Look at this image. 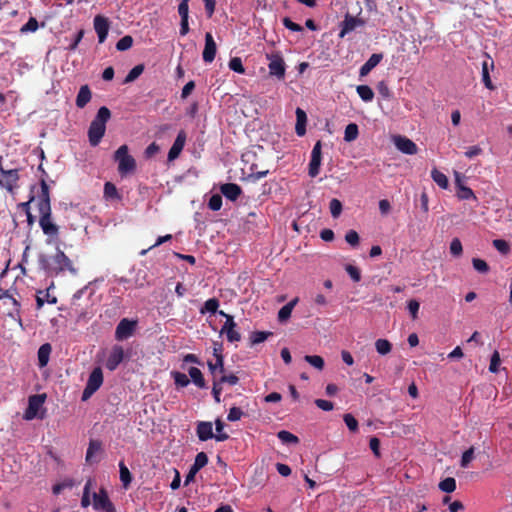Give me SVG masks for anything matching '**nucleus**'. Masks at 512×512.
<instances>
[{
	"instance_id": "nucleus-63",
	"label": "nucleus",
	"mask_w": 512,
	"mask_h": 512,
	"mask_svg": "<svg viewBox=\"0 0 512 512\" xmlns=\"http://www.w3.org/2000/svg\"><path fill=\"white\" fill-rule=\"evenodd\" d=\"M283 25L285 28L294 31V32H301L303 31V27L295 22H293L289 17H285L282 20Z\"/></svg>"
},
{
	"instance_id": "nucleus-29",
	"label": "nucleus",
	"mask_w": 512,
	"mask_h": 512,
	"mask_svg": "<svg viewBox=\"0 0 512 512\" xmlns=\"http://www.w3.org/2000/svg\"><path fill=\"white\" fill-rule=\"evenodd\" d=\"M297 301H298V298H295V299L291 300L290 302H288L287 304H285L283 307H281V309L278 312V320L280 322H285L290 318L292 310H293L294 306L296 305Z\"/></svg>"
},
{
	"instance_id": "nucleus-17",
	"label": "nucleus",
	"mask_w": 512,
	"mask_h": 512,
	"mask_svg": "<svg viewBox=\"0 0 512 512\" xmlns=\"http://www.w3.org/2000/svg\"><path fill=\"white\" fill-rule=\"evenodd\" d=\"M217 52V46L210 32L205 34V46L202 53L203 61L211 63L214 61Z\"/></svg>"
},
{
	"instance_id": "nucleus-18",
	"label": "nucleus",
	"mask_w": 512,
	"mask_h": 512,
	"mask_svg": "<svg viewBox=\"0 0 512 512\" xmlns=\"http://www.w3.org/2000/svg\"><path fill=\"white\" fill-rule=\"evenodd\" d=\"M185 141H186V133L183 130H181L178 133L172 147L170 148V150L168 152V160L169 161H173L176 158H178V156L180 155L181 151L184 148Z\"/></svg>"
},
{
	"instance_id": "nucleus-57",
	"label": "nucleus",
	"mask_w": 512,
	"mask_h": 512,
	"mask_svg": "<svg viewBox=\"0 0 512 512\" xmlns=\"http://www.w3.org/2000/svg\"><path fill=\"white\" fill-rule=\"evenodd\" d=\"M473 458H474V447H470L462 454L461 462H460L461 467H463V468L468 467L469 463L472 461Z\"/></svg>"
},
{
	"instance_id": "nucleus-47",
	"label": "nucleus",
	"mask_w": 512,
	"mask_h": 512,
	"mask_svg": "<svg viewBox=\"0 0 512 512\" xmlns=\"http://www.w3.org/2000/svg\"><path fill=\"white\" fill-rule=\"evenodd\" d=\"M330 213L333 218H338L342 212L343 206L340 200L333 198L329 204Z\"/></svg>"
},
{
	"instance_id": "nucleus-7",
	"label": "nucleus",
	"mask_w": 512,
	"mask_h": 512,
	"mask_svg": "<svg viewBox=\"0 0 512 512\" xmlns=\"http://www.w3.org/2000/svg\"><path fill=\"white\" fill-rule=\"evenodd\" d=\"M137 324V320L121 319L115 330V339L123 341L130 338L134 334Z\"/></svg>"
},
{
	"instance_id": "nucleus-9",
	"label": "nucleus",
	"mask_w": 512,
	"mask_h": 512,
	"mask_svg": "<svg viewBox=\"0 0 512 512\" xmlns=\"http://www.w3.org/2000/svg\"><path fill=\"white\" fill-rule=\"evenodd\" d=\"M18 169H8L2 171L0 175V186L5 188L8 192L13 193L15 188L18 186L19 181Z\"/></svg>"
},
{
	"instance_id": "nucleus-12",
	"label": "nucleus",
	"mask_w": 512,
	"mask_h": 512,
	"mask_svg": "<svg viewBox=\"0 0 512 512\" xmlns=\"http://www.w3.org/2000/svg\"><path fill=\"white\" fill-rule=\"evenodd\" d=\"M365 25V20L362 18L352 16L350 13H346L344 20L340 24V32L339 37L343 38L348 33L354 31L357 27H363Z\"/></svg>"
},
{
	"instance_id": "nucleus-55",
	"label": "nucleus",
	"mask_w": 512,
	"mask_h": 512,
	"mask_svg": "<svg viewBox=\"0 0 512 512\" xmlns=\"http://www.w3.org/2000/svg\"><path fill=\"white\" fill-rule=\"evenodd\" d=\"M472 264H473L474 269L476 271H478L479 273L485 274L489 271V266L486 263V261H484L480 258H473Z\"/></svg>"
},
{
	"instance_id": "nucleus-5",
	"label": "nucleus",
	"mask_w": 512,
	"mask_h": 512,
	"mask_svg": "<svg viewBox=\"0 0 512 512\" xmlns=\"http://www.w3.org/2000/svg\"><path fill=\"white\" fill-rule=\"evenodd\" d=\"M103 384V372L100 367H95L89 375L86 386L82 392V401H87Z\"/></svg>"
},
{
	"instance_id": "nucleus-3",
	"label": "nucleus",
	"mask_w": 512,
	"mask_h": 512,
	"mask_svg": "<svg viewBox=\"0 0 512 512\" xmlns=\"http://www.w3.org/2000/svg\"><path fill=\"white\" fill-rule=\"evenodd\" d=\"M110 117L111 112L106 106H102L98 109L88 129V139L91 146L95 147L101 142V139L105 135L106 123Z\"/></svg>"
},
{
	"instance_id": "nucleus-19",
	"label": "nucleus",
	"mask_w": 512,
	"mask_h": 512,
	"mask_svg": "<svg viewBox=\"0 0 512 512\" xmlns=\"http://www.w3.org/2000/svg\"><path fill=\"white\" fill-rule=\"evenodd\" d=\"M196 434L200 441H207L214 437L213 426L211 422L200 421L196 427Z\"/></svg>"
},
{
	"instance_id": "nucleus-28",
	"label": "nucleus",
	"mask_w": 512,
	"mask_h": 512,
	"mask_svg": "<svg viewBox=\"0 0 512 512\" xmlns=\"http://www.w3.org/2000/svg\"><path fill=\"white\" fill-rule=\"evenodd\" d=\"M188 374L192 380V382L199 388H205L206 382L204 376L200 369L197 367H190L188 370Z\"/></svg>"
},
{
	"instance_id": "nucleus-36",
	"label": "nucleus",
	"mask_w": 512,
	"mask_h": 512,
	"mask_svg": "<svg viewBox=\"0 0 512 512\" xmlns=\"http://www.w3.org/2000/svg\"><path fill=\"white\" fill-rule=\"evenodd\" d=\"M277 437L285 444H298L299 438L289 431L281 430L278 432Z\"/></svg>"
},
{
	"instance_id": "nucleus-38",
	"label": "nucleus",
	"mask_w": 512,
	"mask_h": 512,
	"mask_svg": "<svg viewBox=\"0 0 512 512\" xmlns=\"http://www.w3.org/2000/svg\"><path fill=\"white\" fill-rule=\"evenodd\" d=\"M269 173V170H258L256 164H252L250 166V173L247 175V178L252 180L253 182L260 180L261 178H264Z\"/></svg>"
},
{
	"instance_id": "nucleus-31",
	"label": "nucleus",
	"mask_w": 512,
	"mask_h": 512,
	"mask_svg": "<svg viewBox=\"0 0 512 512\" xmlns=\"http://www.w3.org/2000/svg\"><path fill=\"white\" fill-rule=\"evenodd\" d=\"M119 473H120V481L122 482V486L127 489L132 482V475L129 471L128 467L125 465L123 461L119 462Z\"/></svg>"
},
{
	"instance_id": "nucleus-21",
	"label": "nucleus",
	"mask_w": 512,
	"mask_h": 512,
	"mask_svg": "<svg viewBox=\"0 0 512 512\" xmlns=\"http://www.w3.org/2000/svg\"><path fill=\"white\" fill-rule=\"evenodd\" d=\"M383 59V54L381 53H374L372 54L369 59L360 67L359 75L361 77H364L368 75L372 69H374Z\"/></svg>"
},
{
	"instance_id": "nucleus-37",
	"label": "nucleus",
	"mask_w": 512,
	"mask_h": 512,
	"mask_svg": "<svg viewBox=\"0 0 512 512\" xmlns=\"http://www.w3.org/2000/svg\"><path fill=\"white\" fill-rule=\"evenodd\" d=\"M219 308V300L217 298H210L205 301L204 306L201 308L200 313L204 314L206 312L216 313Z\"/></svg>"
},
{
	"instance_id": "nucleus-35",
	"label": "nucleus",
	"mask_w": 512,
	"mask_h": 512,
	"mask_svg": "<svg viewBox=\"0 0 512 512\" xmlns=\"http://www.w3.org/2000/svg\"><path fill=\"white\" fill-rule=\"evenodd\" d=\"M143 71H144L143 64H138V65L134 66L129 71V73L126 75L123 83L127 84V83H131V82L135 81L143 73Z\"/></svg>"
},
{
	"instance_id": "nucleus-53",
	"label": "nucleus",
	"mask_w": 512,
	"mask_h": 512,
	"mask_svg": "<svg viewBox=\"0 0 512 512\" xmlns=\"http://www.w3.org/2000/svg\"><path fill=\"white\" fill-rule=\"evenodd\" d=\"M343 420L350 431H352V432L358 431V421L352 414H350V413L345 414L343 416Z\"/></svg>"
},
{
	"instance_id": "nucleus-45",
	"label": "nucleus",
	"mask_w": 512,
	"mask_h": 512,
	"mask_svg": "<svg viewBox=\"0 0 512 512\" xmlns=\"http://www.w3.org/2000/svg\"><path fill=\"white\" fill-rule=\"evenodd\" d=\"M172 377L177 387H186L190 383L189 378L184 373L175 371L172 372Z\"/></svg>"
},
{
	"instance_id": "nucleus-52",
	"label": "nucleus",
	"mask_w": 512,
	"mask_h": 512,
	"mask_svg": "<svg viewBox=\"0 0 512 512\" xmlns=\"http://www.w3.org/2000/svg\"><path fill=\"white\" fill-rule=\"evenodd\" d=\"M92 486L91 480H88L83 489V495L81 499V506L87 508L90 505V489Z\"/></svg>"
},
{
	"instance_id": "nucleus-49",
	"label": "nucleus",
	"mask_w": 512,
	"mask_h": 512,
	"mask_svg": "<svg viewBox=\"0 0 512 512\" xmlns=\"http://www.w3.org/2000/svg\"><path fill=\"white\" fill-rule=\"evenodd\" d=\"M493 246L503 255H507L510 252V245L506 240L495 239L493 240Z\"/></svg>"
},
{
	"instance_id": "nucleus-61",
	"label": "nucleus",
	"mask_w": 512,
	"mask_h": 512,
	"mask_svg": "<svg viewBox=\"0 0 512 512\" xmlns=\"http://www.w3.org/2000/svg\"><path fill=\"white\" fill-rule=\"evenodd\" d=\"M178 13L181 20L189 18V0H182L178 5Z\"/></svg>"
},
{
	"instance_id": "nucleus-48",
	"label": "nucleus",
	"mask_w": 512,
	"mask_h": 512,
	"mask_svg": "<svg viewBox=\"0 0 512 512\" xmlns=\"http://www.w3.org/2000/svg\"><path fill=\"white\" fill-rule=\"evenodd\" d=\"M220 334H225L227 340L231 343L238 342L241 340V334L236 330V328L220 330Z\"/></svg>"
},
{
	"instance_id": "nucleus-30",
	"label": "nucleus",
	"mask_w": 512,
	"mask_h": 512,
	"mask_svg": "<svg viewBox=\"0 0 512 512\" xmlns=\"http://www.w3.org/2000/svg\"><path fill=\"white\" fill-rule=\"evenodd\" d=\"M207 365L210 373L214 376V379H216L217 372H219L220 374H223L225 372L223 356L216 357L214 363L212 361H208Z\"/></svg>"
},
{
	"instance_id": "nucleus-23",
	"label": "nucleus",
	"mask_w": 512,
	"mask_h": 512,
	"mask_svg": "<svg viewBox=\"0 0 512 512\" xmlns=\"http://www.w3.org/2000/svg\"><path fill=\"white\" fill-rule=\"evenodd\" d=\"M494 67V62L492 59L488 58L487 60H484L482 62V81L485 85V87L489 90H494L495 87L491 81L490 74H489V68Z\"/></svg>"
},
{
	"instance_id": "nucleus-26",
	"label": "nucleus",
	"mask_w": 512,
	"mask_h": 512,
	"mask_svg": "<svg viewBox=\"0 0 512 512\" xmlns=\"http://www.w3.org/2000/svg\"><path fill=\"white\" fill-rule=\"evenodd\" d=\"M307 115L301 108L296 109L295 132L298 136H304L306 133Z\"/></svg>"
},
{
	"instance_id": "nucleus-22",
	"label": "nucleus",
	"mask_w": 512,
	"mask_h": 512,
	"mask_svg": "<svg viewBox=\"0 0 512 512\" xmlns=\"http://www.w3.org/2000/svg\"><path fill=\"white\" fill-rule=\"evenodd\" d=\"M92 98V93L88 85H83L80 87L75 104L78 108H84Z\"/></svg>"
},
{
	"instance_id": "nucleus-27",
	"label": "nucleus",
	"mask_w": 512,
	"mask_h": 512,
	"mask_svg": "<svg viewBox=\"0 0 512 512\" xmlns=\"http://www.w3.org/2000/svg\"><path fill=\"white\" fill-rule=\"evenodd\" d=\"M101 450H102V443H101V441H99V440H90L89 446H88L87 451H86V457H85L86 462L89 463V464L97 463L99 460H95L94 459V455L96 453L101 452Z\"/></svg>"
},
{
	"instance_id": "nucleus-59",
	"label": "nucleus",
	"mask_w": 512,
	"mask_h": 512,
	"mask_svg": "<svg viewBox=\"0 0 512 512\" xmlns=\"http://www.w3.org/2000/svg\"><path fill=\"white\" fill-rule=\"evenodd\" d=\"M244 415L243 411L238 407H231L229 413L227 415V420L230 422H235L241 419Z\"/></svg>"
},
{
	"instance_id": "nucleus-46",
	"label": "nucleus",
	"mask_w": 512,
	"mask_h": 512,
	"mask_svg": "<svg viewBox=\"0 0 512 512\" xmlns=\"http://www.w3.org/2000/svg\"><path fill=\"white\" fill-rule=\"evenodd\" d=\"M304 359L306 362H308L310 365H312L318 370H322L324 368V359L321 356L306 355Z\"/></svg>"
},
{
	"instance_id": "nucleus-34",
	"label": "nucleus",
	"mask_w": 512,
	"mask_h": 512,
	"mask_svg": "<svg viewBox=\"0 0 512 512\" xmlns=\"http://www.w3.org/2000/svg\"><path fill=\"white\" fill-rule=\"evenodd\" d=\"M359 134L358 126L355 123H350L346 126L344 131V140L346 142L354 141Z\"/></svg>"
},
{
	"instance_id": "nucleus-39",
	"label": "nucleus",
	"mask_w": 512,
	"mask_h": 512,
	"mask_svg": "<svg viewBox=\"0 0 512 512\" xmlns=\"http://www.w3.org/2000/svg\"><path fill=\"white\" fill-rule=\"evenodd\" d=\"M441 491L446 493H452L456 489V480L452 477H447L439 483Z\"/></svg>"
},
{
	"instance_id": "nucleus-42",
	"label": "nucleus",
	"mask_w": 512,
	"mask_h": 512,
	"mask_svg": "<svg viewBox=\"0 0 512 512\" xmlns=\"http://www.w3.org/2000/svg\"><path fill=\"white\" fill-rule=\"evenodd\" d=\"M375 348L379 354L386 355L391 351L392 345L386 339H378L375 342Z\"/></svg>"
},
{
	"instance_id": "nucleus-2",
	"label": "nucleus",
	"mask_w": 512,
	"mask_h": 512,
	"mask_svg": "<svg viewBox=\"0 0 512 512\" xmlns=\"http://www.w3.org/2000/svg\"><path fill=\"white\" fill-rule=\"evenodd\" d=\"M37 261L39 268L48 275H58L66 271L72 275L77 274V268L73 265V262L60 249H57L53 257L40 253Z\"/></svg>"
},
{
	"instance_id": "nucleus-13",
	"label": "nucleus",
	"mask_w": 512,
	"mask_h": 512,
	"mask_svg": "<svg viewBox=\"0 0 512 512\" xmlns=\"http://www.w3.org/2000/svg\"><path fill=\"white\" fill-rule=\"evenodd\" d=\"M208 464V456L205 452H199L196 457L193 465L190 467L188 474L185 478V485H188L191 481L194 480L195 475L206 465Z\"/></svg>"
},
{
	"instance_id": "nucleus-40",
	"label": "nucleus",
	"mask_w": 512,
	"mask_h": 512,
	"mask_svg": "<svg viewBox=\"0 0 512 512\" xmlns=\"http://www.w3.org/2000/svg\"><path fill=\"white\" fill-rule=\"evenodd\" d=\"M104 197L108 198V199H120L121 198L116 186L111 182H106L104 184Z\"/></svg>"
},
{
	"instance_id": "nucleus-33",
	"label": "nucleus",
	"mask_w": 512,
	"mask_h": 512,
	"mask_svg": "<svg viewBox=\"0 0 512 512\" xmlns=\"http://www.w3.org/2000/svg\"><path fill=\"white\" fill-rule=\"evenodd\" d=\"M356 91L359 97L365 102H370L374 98V92L368 85H359L357 86Z\"/></svg>"
},
{
	"instance_id": "nucleus-15",
	"label": "nucleus",
	"mask_w": 512,
	"mask_h": 512,
	"mask_svg": "<svg viewBox=\"0 0 512 512\" xmlns=\"http://www.w3.org/2000/svg\"><path fill=\"white\" fill-rule=\"evenodd\" d=\"M124 359V349L120 345H114L112 350L106 360V368L110 371H114L117 369L119 364Z\"/></svg>"
},
{
	"instance_id": "nucleus-41",
	"label": "nucleus",
	"mask_w": 512,
	"mask_h": 512,
	"mask_svg": "<svg viewBox=\"0 0 512 512\" xmlns=\"http://www.w3.org/2000/svg\"><path fill=\"white\" fill-rule=\"evenodd\" d=\"M270 335H272L271 332H264V331H255L252 332L250 335V344L256 345L259 343L264 342Z\"/></svg>"
},
{
	"instance_id": "nucleus-16",
	"label": "nucleus",
	"mask_w": 512,
	"mask_h": 512,
	"mask_svg": "<svg viewBox=\"0 0 512 512\" xmlns=\"http://www.w3.org/2000/svg\"><path fill=\"white\" fill-rule=\"evenodd\" d=\"M394 144L399 151L407 155H415L418 151L417 145L405 136L394 137Z\"/></svg>"
},
{
	"instance_id": "nucleus-25",
	"label": "nucleus",
	"mask_w": 512,
	"mask_h": 512,
	"mask_svg": "<svg viewBox=\"0 0 512 512\" xmlns=\"http://www.w3.org/2000/svg\"><path fill=\"white\" fill-rule=\"evenodd\" d=\"M51 351L52 347L49 343H44L39 347L37 357L38 365L40 368H44L45 366H47L50 359Z\"/></svg>"
},
{
	"instance_id": "nucleus-1",
	"label": "nucleus",
	"mask_w": 512,
	"mask_h": 512,
	"mask_svg": "<svg viewBox=\"0 0 512 512\" xmlns=\"http://www.w3.org/2000/svg\"><path fill=\"white\" fill-rule=\"evenodd\" d=\"M40 186L41 192L37 205L40 214L39 225L43 233L53 240L58 238L59 227L52 221L49 186L44 179L41 180Z\"/></svg>"
},
{
	"instance_id": "nucleus-8",
	"label": "nucleus",
	"mask_w": 512,
	"mask_h": 512,
	"mask_svg": "<svg viewBox=\"0 0 512 512\" xmlns=\"http://www.w3.org/2000/svg\"><path fill=\"white\" fill-rule=\"evenodd\" d=\"M46 400V394L31 395L28 399V407L24 412L23 418L25 420H33L37 417L39 409L43 406Z\"/></svg>"
},
{
	"instance_id": "nucleus-58",
	"label": "nucleus",
	"mask_w": 512,
	"mask_h": 512,
	"mask_svg": "<svg viewBox=\"0 0 512 512\" xmlns=\"http://www.w3.org/2000/svg\"><path fill=\"white\" fill-rule=\"evenodd\" d=\"M345 270L354 282H359L361 280L360 270L356 266L348 264L346 265Z\"/></svg>"
},
{
	"instance_id": "nucleus-20",
	"label": "nucleus",
	"mask_w": 512,
	"mask_h": 512,
	"mask_svg": "<svg viewBox=\"0 0 512 512\" xmlns=\"http://www.w3.org/2000/svg\"><path fill=\"white\" fill-rule=\"evenodd\" d=\"M220 191L231 201H236L242 193L241 187L235 183H225L221 185Z\"/></svg>"
},
{
	"instance_id": "nucleus-10",
	"label": "nucleus",
	"mask_w": 512,
	"mask_h": 512,
	"mask_svg": "<svg viewBox=\"0 0 512 512\" xmlns=\"http://www.w3.org/2000/svg\"><path fill=\"white\" fill-rule=\"evenodd\" d=\"M322 142L318 140L311 152V159L309 162L308 174L310 177L314 178L319 174L321 160H322Z\"/></svg>"
},
{
	"instance_id": "nucleus-24",
	"label": "nucleus",
	"mask_w": 512,
	"mask_h": 512,
	"mask_svg": "<svg viewBox=\"0 0 512 512\" xmlns=\"http://www.w3.org/2000/svg\"><path fill=\"white\" fill-rule=\"evenodd\" d=\"M45 303H49V304L57 303V297L50 295L49 289L39 290V291H37V294H36L37 309H41Z\"/></svg>"
},
{
	"instance_id": "nucleus-11",
	"label": "nucleus",
	"mask_w": 512,
	"mask_h": 512,
	"mask_svg": "<svg viewBox=\"0 0 512 512\" xmlns=\"http://www.w3.org/2000/svg\"><path fill=\"white\" fill-rule=\"evenodd\" d=\"M93 508L104 512H116L114 504L104 489H101L99 493L93 494Z\"/></svg>"
},
{
	"instance_id": "nucleus-6",
	"label": "nucleus",
	"mask_w": 512,
	"mask_h": 512,
	"mask_svg": "<svg viewBox=\"0 0 512 512\" xmlns=\"http://www.w3.org/2000/svg\"><path fill=\"white\" fill-rule=\"evenodd\" d=\"M266 58L269 60L268 68L270 75L280 80L284 79L286 66L282 55L279 52H275L266 54Z\"/></svg>"
},
{
	"instance_id": "nucleus-64",
	"label": "nucleus",
	"mask_w": 512,
	"mask_h": 512,
	"mask_svg": "<svg viewBox=\"0 0 512 512\" xmlns=\"http://www.w3.org/2000/svg\"><path fill=\"white\" fill-rule=\"evenodd\" d=\"M500 355L498 351H494L491 356L489 371L492 373H496L498 371V367L500 365Z\"/></svg>"
},
{
	"instance_id": "nucleus-60",
	"label": "nucleus",
	"mask_w": 512,
	"mask_h": 512,
	"mask_svg": "<svg viewBox=\"0 0 512 512\" xmlns=\"http://www.w3.org/2000/svg\"><path fill=\"white\" fill-rule=\"evenodd\" d=\"M345 240L351 246H357L360 241L359 234L355 230H349L345 235Z\"/></svg>"
},
{
	"instance_id": "nucleus-44",
	"label": "nucleus",
	"mask_w": 512,
	"mask_h": 512,
	"mask_svg": "<svg viewBox=\"0 0 512 512\" xmlns=\"http://www.w3.org/2000/svg\"><path fill=\"white\" fill-rule=\"evenodd\" d=\"M39 28V24H38V21L36 18L34 17H30L29 20L27 21L26 24H24L21 28H20V33L21 34H26V33H29V32H36Z\"/></svg>"
},
{
	"instance_id": "nucleus-51",
	"label": "nucleus",
	"mask_w": 512,
	"mask_h": 512,
	"mask_svg": "<svg viewBox=\"0 0 512 512\" xmlns=\"http://www.w3.org/2000/svg\"><path fill=\"white\" fill-rule=\"evenodd\" d=\"M133 45V38L130 35L122 37L116 44L118 51H125L131 48Z\"/></svg>"
},
{
	"instance_id": "nucleus-14",
	"label": "nucleus",
	"mask_w": 512,
	"mask_h": 512,
	"mask_svg": "<svg viewBox=\"0 0 512 512\" xmlns=\"http://www.w3.org/2000/svg\"><path fill=\"white\" fill-rule=\"evenodd\" d=\"M94 29L98 35V42L104 43L108 36L110 24L108 19L103 15H96L93 20Z\"/></svg>"
},
{
	"instance_id": "nucleus-56",
	"label": "nucleus",
	"mask_w": 512,
	"mask_h": 512,
	"mask_svg": "<svg viewBox=\"0 0 512 512\" xmlns=\"http://www.w3.org/2000/svg\"><path fill=\"white\" fill-rule=\"evenodd\" d=\"M457 196L459 199L462 200H468V199H475V194L469 187L466 186H460L459 191L457 193Z\"/></svg>"
},
{
	"instance_id": "nucleus-54",
	"label": "nucleus",
	"mask_w": 512,
	"mask_h": 512,
	"mask_svg": "<svg viewBox=\"0 0 512 512\" xmlns=\"http://www.w3.org/2000/svg\"><path fill=\"white\" fill-rule=\"evenodd\" d=\"M208 207L212 211H218L222 207V197L219 194H214L210 197Z\"/></svg>"
},
{
	"instance_id": "nucleus-32",
	"label": "nucleus",
	"mask_w": 512,
	"mask_h": 512,
	"mask_svg": "<svg viewBox=\"0 0 512 512\" xmlns=\"http://www.w3.org/2000/svg\"><path fill=\"white\" fill-rule=\"evenodd\" d=\"M431 177L440 188L446 189L448 187L449 182L447 176L436 168L431 171Z\"/></svg>"
},
{
	"instance_id": "nucleus-43",
	"label": "nucleus",
	"mask_w": 512,
	"mask_h": 512,
	"mask_svg": "<svg viewBox=\"0 0 512 512\" xmlns=\"http://www.w3.org/2000/svg\"><path fill=\"white\" fill-rule=\"evenodd\" d=\"M215 426H216V432L217 434H214V439L216 441H226L228 438H229V435L226 433V432H223V429H224V423L222 420L220 419H217L215 421Z\"/></svg>"
},
{
	"instance_id": "nucleus-4",
	"label": "nucleus",
	"mask_w": 512,
	"mask_h": 512,
	"mask_svg": "<svg viewBox=\"0 0 512 512\" xmlns=\"http://www.w3.org/2000/svg\"><path fill=\"white\" fill-rule=\"evenodd\" d=\"M114 160L118 163V172L124 177L136 170V161L129 154L127 145H121L114 153Z\"/></svg>"
},
{
	"instance_id": "nucleus-62",
	"label": "nucleus",
	"mask_w": 512,
	"mask_h": 512,
	"mask_svg": "<svg viewBox=\"0 0 512 512\" xmlns=\"http://www.w3.org/2000/svg\"><path fill=\"white\" fill-rule=\"evenodd\" d=\"M463 248L462 243L458 238H454L450 243V252L455 256H460L462 254Z\"/></svg>"
},
{
	"instance_id": "nucleus-50",
	"label": "nucleus",
	"mask_w": 512,
	"mask_h": 512,
	"mask_svg": "<svg viewBox=\"0 0 512 512\" xmlns=\"http://www.w3.org/2000/svg\"><path fill=\"white\" fill-rule=\"evenodd\" d=\"M228 65H229V68L234 72H237L239 74L245 73V68L242 64L241 58H239V57L231 58Z\"/></svg>"
}]
</instances>
